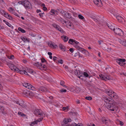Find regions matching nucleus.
<instances>
[{"mask_svg":"<svg viewBox=\"0 0 126 126\" xmlns=\"http://www.w3.org/2000/svg\"><path fill=\"white\" fill-rule=\"evenodd\" d=\"M57 58L56 57H54L53 58V60L55 62Z\"/></svg>","mask_w":126,"mask_h":126,"instance_id":"774afa93","label":"nucleus"},{"mask_svg":"<svg viewBox=\"0 0 126 126\" xmlns=\"http://www.w3.org/2000/svg\"><path fill=\"white\" fill-rule=\"evenodd\" d=\"M83 75L86 77H88L89 76L88 74L86 72H84V73Z\"/></svg>","mask_w":126,"mask_h":126,"instance_id":"603ef678","label":"nucleus"},{"mask_svg":"<svg viewBox=\"0 0 126 126\" xmlns=\"http://www.w3.org/2000/svg\"><path fill=\"white\" fill-rule=\"evenodd\" d=\"M94 3L98 6H101L102 3L100 0H93Z\"/></svg>","mask_w":126,"mask_h":126,"instance_id":"ddd939ff","label":"nucleus"},{"mask_svg":"<svg viewBox=\"0 0 126 126\" xmlns=\"http://www.w3.org/2000/svg\"><path fill=\"white\" fill-rule=\"evenodd\" d=\"M106 70L107 71L108 73L112 72L111 70V69L110 67H108L106 68Z\"/></svg>","mask_w":126,"mask_h":126,"instance_id":"e433bc0d","label":"nucleus"},{"mask_svg":"<svg viewBox=\"0 0 126 126\" xmlns=\"http://www.w3.org/2000/svg\"><path fill=\"white\" fill-rule=\"evenodd\" d=\"M114 32L116 34L119 36H123V31L119 28H116Z\"/></svg>","mask_w":126,"mask_h":126,"instance_id":"6e6552de","label":"nucleus"},{"mask_svg":"<svg viewBox=\"0 0 126 126\" xmlns=\"http://www.w3.org/2000/svg\"><path fill=\"white\" fill-rule=\"evenodd\" d=\"M9 27L10 26L11 24L8 22H6V23H5Z\"/></svg>","mask_w":126,"mask_h":126,"instance_id":"338daca9","label":"nucleus"},{"mask_svg":"<svg viewBox=\"0 0 126 126\" xmlns=\"http://www.w3.org/2000/svg\"><path fill=\"white\" fill-rule=\"evenodd\" d=\"M61 13L62 14L63 16H64L65 13H66V12L63 10H61L60 11Z\"/></svg>","mask_w":126,"mask_h":126,"instance_id":"8fccbe9b","label":"nucleus"},{"mask_svg":"<svg viewBox=\"0 0 126 126\" xmlns=\"http://www.w3.org/2000/svg\"><path fill=\"white\" fill-rule=\"evenodd\" d=\"M106 81L107 80H110L111 79H112V77L110 76H106Z\"/></svg>","mask_w":126,"mask_h":126,"instance_id":"a18cd8bd","label":"nucleus"},{"mask_svg":"<svg viewBox=\"0 0 126 126\" xmlns=\"http://www.w3.org/2000/svg\"><path fill=\"white\" fill-rule=\"evenodd\" d=\"M14 56L13 55L11 56L9 58L10 59H14Z\"/></svg>","mask_w":126,"mask_h":126,"instance_id":"052dcab7","label":"nucleus"},{"mask_svg":"<svg viewBox=\"0 0 126 126\" xmlns=\"http://www.w3.org/2000/svg\"><path fill=\"white\" fill-rule=\"evenodd\" d=\"M52 26L54 28H56L57 30L60 31L61 32L63 33L64 31L61 28L60 26L55 24H52Z\"/></svg>","mask_w":126,"mask_h":126,"instance_id":"9d476101","label":"nucleus"},{"mask_svg":"<svg viewBox=\"0 0 126 126\" xmlns=\"http://www.w3.org/2000/svg\"><path fill=\"white\" fill-rule=\"evenodd\" d=\"M14 9L12 7H10L9 8V11H10L11 12V13H13L14 11Z\"/></svg>","mask_w":126,"mask_h":126,"instance_id":"09e8293b","label":"nucleus"},{"mask_svg":"<svg viewBox=\"0 0 126 126\" xmlns=\"http://www.w3.org/2000/svg\"><path fill=\"white\" fill-rule=\"evenodd\" d=\"M58 62L59 63L62 64L63 63V60H61L58 61Z\"/></svg>","mask_w":126,"mask_h":126,"instance_id":"bf43d9fd","label":"nucleus"},{"mask_svg":"<svg viewBox=\"0 0 126 126\" xmlns=\"http://www.w3.org/2000/svg\"><path fill=\"white\" fill-rule=\"evenodd\" d=\"M18 115L22 117H25L26 116V115L24 114L23 113L19 111L18 113Z\"/></svg>","mask_w":126,"mask_h":126,"instance_id":"f704fd0d","label":"nucleus"},{"mask_svg":"<svg viewBox=\"0 0 126 126\" xmlns=\"http://www.w3.org/2000/svg\"><path fill=\"white\" fill-rule=\"evenodd\" d=\"M69 51L71 52L72 53L74 51V50H73V48H70L69 49Z\"/></svg>","mask_w":126,"mask_h":126,"instance_id":"0e129e2a","label":"nucleus"},{"mask_svg":"<svg viewBox=\"0 0 126 126\" xmlns=\"http://www.w3.org/2000/svg\"><path fill=\"white\" fill-rule=\"evenodd\" d=\"M59 47L63 51H65L66 49V47L63 45L60 44L59 45Z\"/></svg>","mask_w":126,"mask_h":126,"instance_id":"5701e85b","label":"nucleus"},{"mask_svg":"<svg viewBox=\"0 0 126 126\" xmlns=\"http://www.w3.org/2000/svg\"><path fill=\"white\" fill-rule=\"evenodd\" d=\"M102 120L103 122L105 123V124H106L108 123V121H109V119L106 118L105 117H103L102 118Z\"/></svg>","mask_w":126,"mask_h":126,"instance_id":"cd10ccee","label":"nucleus"},{"mask_svg":"<svg viewBox=\"0 0 126 126\" xmlns=\"http://www.w3.org/2000/svg\"><path fill=\"white\" fill-rule=\"evenodd\" d=\"M73 13L74 16H78V15L76 13L73 12Z\"/></svg>","mask_w":126,"mask_h":126,"instance_id":"69168bd1","label":"nucleus"},{"mask_svg":"<svg viewBox=\"0 0 126 126\" xmlns=\"http://www.w3.org/2000/svg\"><path fill=\"white\" fill-rule=\"evenodd\" d=\"M29 91H26L25 90L23 92V94H24L26 96H27L28 95V93L29 92Z\"/></svg>","mask_w":126,"mask_h":126,"instance_id":"37998d69","label":"nucleus"},{"mask_svg":"<svg viewBox=\"0 0 126 126\" xmlns=\"http://www.w3.org/2000/svg\"><path fill=\"white\" fill-rule=\"evenodd\" d=\"M67 26L68 28L71 29H73L74 28V25L73 24L70 22H69Z\"/></svg>","mask_w":126,"mask_h":126,"instance_id":"393cba45","label":"nucleus"},{"mask_svg":"<svg viewBox=\"0 0 126 126\" xmlns=\"http://www.w3.org/2000/svg\"><path fill=\"white\" fill-rule=\"evenodd\" d=\"M74 40L72 39H70L68 41V43L71 44H72L74 43Z\"/></svg>","mask_w":126,"mask_h":126,"instance_id":"c03bdc74","label":"nucleus"},{"mask_svg":"<svg viewBox=\"0 0 126 126\" xmlns=\"http://www.w3.org/2000/svg\"><path fill=\"white\" fill-rule=\"evenodd\" d=\"M60 84L62 86L64 84V82L63 81H61L60 82Z\"/></svg>","mask_w":126,"mask_h":126,"instance_id":"e2e57ef3","label":"nucleus"},{"mask_svg":"<svg viewBox=\"0 0 126 126\" xmlns=\"http://www.w3.org/2000/svg\"><path fill=\"white\" fill-rule=\"evenodd\" d=\"M64 16L66 18H70L71 17V14L66 12V13L64 15Z\"/></svg>","mask_w":126,"mask_h":126,"instance_id":"a878e982","label":"nucleus"},{"mask_svg":"<svg viewBox=\"0 0 126 126\" xmlns=\"http://www.w3.org/2000/svg\"><path fill=\"white\" fill-rule=\"evenodd\" d=\"M4 17L10 20H12L13 19L12 16L7 13L6 14V15L4 16Z\"/></svg>","mask_w":126,"mask_h":126,"instance_id":"bb28decb","label":"nucleus"},{"mask_svg":"<svg viewBox=\"0 0 126 126\" xmlns=\"http://www.w3.org/2000/svg\"><path fill=\"white\" fill-rule=\"evenodd\" d=\"M74 47L76 48L78 50L81 52V51L82 50V49L83 48L80 47L77 44H75L74 46Z\"/></svg>","mask_w":126,"mask_h":126,"instance_id":"aec40b11","label":"nucleus"},{"mask_svg":"<svg viewBox=\"0 0 126 126\" xmlns=\"http://www.w3.org/2000/svg\"><path fill=\"white\" fill-rule=\"evenodd\" d=\"M53 97L52 96H50L48 97V102L50 104H53L55 103V102L53 100Z\"/></svg>","mask_w":126,"mask_h":126,"instance_id":"2eb2a0df","label":"nucleus"},{"mask_svg":"<svg viewBox=\"0 0 126 126\" xmlns=\"http://www.w3.org/2000/svg\"><path fill=\"white\" fill-rule=\"evenodd\" d=\"M106 90V93L110 96L112 97L111 94H112V93L113 92L111 90Z\"/></svg>","mask_w":126,"mask_h":126,"instance_id":"6ab92c4d","label":"nucleus"},{"mask_svg":"<svg viewBox=\"0 0 126 126\" xmlns=\"http://www.w3.org/2000/svg\"><path fill=\"white\" fill-rule=\"evenodd\" d=\"M67 91L66 90L62 89L60 90V92L61 93L66 92Z\"/></svg>","mask_w":126,"mask_h":126,"instance_id":"6e6d98bb","label":"nucleus"},{"mask_svg":"<svg viewBox=\"0 0 126 126\" xmlns=\"http://www.w3.org/2000/svg\"><path fill=\"white\" fill-rule=\"evenodd\" d=\"M49 45L51 47H54V45L52 43H49Z\"/></svg>","mask_w":126,"mask_h":126,"instance_id":"3c124183","label":"nucleus"},{"mask_svg":"<svg viewBox=\"0 0 126 126\" xmlns=\"http://www.w3.org/2000/svg\"><path fill=\"white\" fill-rule=\"evenodd\" d=\"M50 12V14L52 15H56L59 13L58 11L52 9L51 10Z\"/></svg>","mask_w":126,"mask_h":126,"instance_id":"f3484780","label":"nucleus"},{"mask_svg":"<svg viewBox=\"0 0 126 126\" xmlns=\"http://www.w3.org/2000/svg\"><path fill=\"white\" fill-rule=\"evenodd\" d=\"M28 96L30 97H32L33 95V93L30 91H29V92H28Z\"/></svg>","mask_w":126,"mask_h":126,"instance_id":"4c0bfd02","label":"nucleus"},{"mask_svg":"<svg viewBox=\"0 0 126 126\" xmlns=\"http://www.w3.org/2000/svg\"><path fill=\"white\" fill-rule=\"evenodd\" d=\"M81 52L82 53L85 54L86 56L87 55L89 56V53L87 50L84 48L81 51Z\"/></svg>","mask_w":126,"mask_h":126,"instance_id":"b1692460","label":"nucleus"},{"mask_svg":"<svg viewBox=\"0 0 126 126\" xmlns=\"http://www.w3.org/2000/svg\"><path fill=\"white\" fill-rule=\"evenodd\" d=\"M71 1L72 3H77V1L75 0H71Z\"/></svg>","mask_w":126,"mask_h":126,"instance_id":"4d7b16f0","label":"nucleus"},{"mask_svg":"<svg viewBox=\"0 0 126 126\" xmlns=\"http://www.w3.org/2000/svg\"><path fill=\"white\" fill-rule=\"evenodd\" d=\"M100 78L102 80H104L106 81V76L102 74L99 75Z\"/></svg>","mask_w":126,"mask_h":126,"instance_id":"c9c22d12","label":"nucleus"},{"mask_svg":"<svg viewBox=\"0 0 126 126\" xmlns=\"http://www.w3.org/2000/svg\"><path fill=\"white\" fill-rule=\"evenodd\" d=\"M121 44L123 46H125L126 47V41H121L120 42Z\"/></svg>","mask_w":126,"mask_h":126,"instance_id":"ea45409f","label":"nucleus"},{"mask_svg":"<svg viewBox=\"0 0 126 126\" xmlns=\"http://www.w3.org/2000/svg\"><path fill=\"white\" fill-rule=\"evenodd\" d=\"M112 97H113L114 98H117L118 97V96L117 94L115 93L114 92H113L111 94Z\"/></svg>","mask_w":126,"mask_h":126,"instance_id":"2f4dec72","label":"nucleus"},{"mask_svg":"<svg viewBox=\"0 0 126 126\" xmlns=\"http://www.w3.org/2000/svg\"><path fill=\"white\" fill-rule=\"evenodd\" d=\"M9 66L11 70L14 71H16L17 72L20 73V70L16 67L13 64H10L9 65Z\"/></svg>","mask_w":126,"mask_h":126,"instance_id":"0eeeda50","label":"nucleus"},{"mask_svg":"<svg viewBox=\"0 0 126 126\" xmlns=\"http://www.w3.org/2000/svg\"><path fill=\"white\" fill-rule=\"evenodd\" d=\"M21 39L24 42H25L27 41L28 42H29V40H28L27 38L25 37H21Z\"/></svg>","mask_w":126,"mask_h":126,"instance_id":"473e14b6","label":"nucleus"},{"mask_svg":"<svg viewBox=\"0 0 126 126\" xmlns=\"http://www.w3.org/2000/svg\"><path fill=\"white\" fill-rule=\"evenodd\" d=\"M104 99L106 103V107L108 109L112 111L117 110L118 107L115 105L113 99L106 97H104Z\"/></svg>","mask_w":126,"mask_h":126,"instance_id":"f257e3e1","label":"nucleus"},{"mask_svg":"<svg viewBox=\"0 0 126 126\" xmlns=\"http://www.w3.org/2000/svg\"><path fill=\"white\" fill-rule=\"evenodd\" d=\"M61 38L64 42H67L68 39V37L66 36L62 35L61 36Z\"/></svg>","mask_w":126,"mask_h":126,"instance_id":"412c9836","label":"nucleus"},{"mask_svg":"<svg viewBox=\"0 0 126 126\" xmlns=\"http://www.w3.org/2000/svg\"><path fill=\"white\" fill-rule=\"evenodd\" d=\"M39 91H41L43 92H45L47 91V88L43 87H41L38 88Z\"/></svg>","mask_w":126,"mask_h":126,"instance_id":"a211bd4d","label":"nucleus"},{"mask_svg":"<svg viewBox=\"0 0 126 126\" xmlns=\"http://www.w3.org/2000/svg\"><path fill=\"white\" fill-rule=\"evenodd\" d=\"M29 73L34 74L35 73V72L32 69L25 67L22 68V70H21L20 71V74H24L27 75H29Z\"/></svg>","mask_w":126,"mask_h":126,"instance_id":"f03ea898","label":"nucleus"},{"mask_svg":"<svg viewBox=\"0 0 126 126\" xmlns=\"http://www.w3.org/2000/svg\"><path fill=\"white\" fill-rule=\"evenodd\" d=\"M71 120L70 118L67 119H65L63 120V122L64 123L65 125H66L68 123L71 122Z\"/></svg>","mask_w":126,"mask_h":126,"instance_id":"4be33fe9","label":"nucleus"},{"mask_svg":"<svg viewBox=\"0 0 126 126\" xmlns=\"http://www.w3.org/2000/svg\"><path fill=\"white\" fill-rule=\"evenodd\" d=\"M41 62L42 63L44 62H47L46 60L44 58H43L42 59H41Z\"/></svg>","mask_w":126,"mask_h":126,"instance_id":"13d9d810","label":"nucleus"},{"mask_svg":"<svg viewBox=\"0 0 126 126\" xmlns=\"http://www.w3.org/2000/svg\"><path fill=\"white\" fill-rule=\"evenodd\" d=\"M43 118L42 117L39 118L37 120L31 122V125L33 126L34 125L37 124L38 122H40L43 119Z\"/></svg>","mask_w":126,"mask_h":126,"instance_id":"f8f14e48","label":"nucleus"},{"mask_svg":"<svg viewBox=\"0 0 126 126\" xmlns=\"http://www.w3.org/2000/svg\"><path fill=\"white\" fill-rule=\"evenodd\" d=\"M79 123H78L77 124H76L75 123H74L72 124V126H79Z\"/></svg>","mask_w":126,"mask_h":126,"instance_id":"864d4df0","label":"nucleus"},{"mask_svg":"<svg viewBox=\"0 0 126 126\" xmlns=\"http://www.w3.org/2000/svg\"><path fill=\"white\" fill-rule=\"evenodd\" d=\"M2 113L3 114L6 113V109L3 106H0V113Z\"/></svg>","mask_w":126,"mask_h":126,"instance_id":"dca6fc26","label":"nucleus"},{"mask_svg":"<svg viewBox=\"0 0 126 126\" xmlns=\"http://www.w3.org/2000/svg\"><path fill=\"white\" fill-rule=\"evenodd\" d=\"M78 17L80 19L82 20H84V17L82 16L81 14H80L79 15H78Z\"/></svg>","mask_w":126,"mask_h":126,"instance_id":"58836bf2","label":"nucleus"},{"mask_svg":"<svg viewBox=\"0 0 126 126\" xmlns=\"http://www.w3.org/2000/svg\"><path fill=\"white\" fill-rule=\"evenodd\" d=\"M16 103L20 106L22 108L24 109H27L28 107L27 106L25 102L22 100H17L15 101Z\"/></svg>","mask_w":126,"mask_h":126,"instance_id":"39448f33","label":"nucleus"},{"mask_svg":"<svg viewBox=\"0 0 126 126\" xmlns=\"http://www.w3.org/2000/svg\"><path fill=\"white\" fill-rule=\"evenodd\" d=\"M105 24L110 29L114 31L116 29L114 26V25L113 23H111L109 22H106Z\"/></svg>","mask_w":126,"mask_h":126,"instance_id":"1a4fd4ad","label":"nucleus"},{"mask_svg":"<svg viewBox=\"0 0 126 126\" xmlns=\"http://www.w3.org/2000/svg\"><path fill=\"white\" fill-rule=\"evenodd\" d=\"M126 60L124 59H119L116 60V62L121 65H123L124 64V63Z\"/></svg>","mask_w":126,"mask_h":126,"instance_id":"9b49d317","label":"nucleus"},{"mask_svg":"<svg viewBox=\"0 0 126 126\" xmlns=\"http://www.w3.org/2000/svg\"><path fill=\"white\" fill-rule=\"evenodd\" d=\"M78 55L79 56V57H81V58H84V57H86V56H83L79 52V54H78Z\"/></svg>","mask_w":126,"mask_h":126,"instance_id":"5fc2aeb1","label":"nucleus"},{"mask_svg":"<svg viewBox=\"0 0 126 126\" xmlns=\"http://www.w3.org/2000/svg\"><path fill=\"white\" fill-rule=\"evenodd\" d=\"M0 13L2 15L4 16H5L6 14L7 13L5 11L2 9H1L0 10Z\"/></svg>","mask_w":126,"mask_h":126,"instance_id":"c756f323","label":"nucleus"},{"mask_svg":"<svg viewBox=\"0 0 126 126\" xmlns=\"http://www.w3.org/2000/svg\"><path fill=\"white\" fill-rule=\"evenodd\" d=\"M75 92L77 93H78L80 91V89L78 87L76 88V89L75 90Z\"/></svg>","mask_w":126,"mask_h":126,"instance_id":"49530a36","label":"nucleus"},{"mask_svg":"<svg viewBox=\"0 0 126 126\" xmlns=\"http://www.w3.org/2000/svg\"><path fill=\"white\" fill-rule=\"evenodd\" d=\"M34 114L36 116L39 117L43 116L42 111L40 109H35L34 111Z\"/></svg>","mask_w":126,"mask_h":126,"instance_id":"423d86ee","label":"nucleus"},{"mask_svg":"<svg viewBox=\"0 0 126 126\" xmlns=\"http://www.w3.org/2000/svg\"><path fill=\"white\" fill-rule=\"evenodd\" d=\"M74 43H75L76 44H77V45H78L79 43L78 42L76 41L75 40H74Z\"/></svg>","mask_w":126,"mask_h":126,"instance_id":"680f3d73","label":"nucleus"},{"mask_svg":"<svg viewBox=\"0 0 126 126\" xmlns=\"http://www.w3.org/2000/svg\"><path fill=\"white\" fill-rule=\"evenodd\" d=\"M57 20L58 21L61 22V23H62L63 24L64 23H64H65V21H64V20L61 17L58 18L57 19Z\"/></svg>","mask_w":126,"mask_h":126,"instance_id":"72a5a7b5","label":"nucleus"},{"mask_svg":"<svg viewBox=\"0 0 126 126\" xmlns=\"http://www.w3.org/2000/svg\"><path fill=\"white\" fill-rule=\"evenodd\" d=\"M21 3L25 7L28 9H31L32 8V4L28 0H25L21 1Z\"/></svg>","mask_w":126,"mask_h":126,"instance_id":"7ed1b4c3","label":"nucleus"},{"mask_svg":"<svg viewBox=\"0 0 126 126\" xmlns=\"http://www.w3.org/2000/svg\"><path fill=\"white\" fill-rule=\"evenodd\" d=\"M27 88L32 90H34L35 89L34 87L30 83L29 84V85H28V87H27Z\"/></svg>","mask_w":126,"mask_h":126,"instance_id":"c85d7f7f","label":"nucleus"},{"mask_svg":"<svg viewBox=\"0 0 126 126\" xmlns=\"http://www.w3.org/2000/svg\"><path fill=\"white\" fill-rule=\"evenodd\" d=\"M85 98L86 99L90 100L92 99V97L90 96H86L85 97Z\"/></svg>","mask_w":126,"mask_h":126,"instance_id":"de8ad7c7","label":"nucleus"},{"mask_svg":"<svg viewBox=\"0 0 126 126\" xmlns=\"http://www.w3.org/2000/svg\"><path fill=\"white\" fill-rule=\"evenodd\" d=\"M18 30L23 33H25L26 32V31L24 30L20 27H19Z\"/></svg>","mask_w":126,"mask_h":126,"instance_id":"79ce46f5","label":"nucleus"},{"mask_svg":"<svg viewBox=\"0 0 126 126\" xmlns=\"http://www.w3.org/2000/svg\"><path fill=\"white\" fill-rule=\"evenodd\" d=\"M29 83L26 82H24L22 83V84L23 86L26 88H27V87H28V85H29Z\"/></svg>","mask_w":126,"mask_h":126,"instance_id":"a19ab883","label":"nucleus"},{"mask_svg":"<svg viewBox=\"0 0 126 126\" xmlns=\"http://www.w3.org/2000/svg\"><path fill=\"white\" fill-rule=\"evenodd\" d=\"M33 64L37 67V68L41 70H45L47 68V67L46 65H43L41 63H39V62L33 63Z\"/></svg>","mask_w":126,"mask_h":126,"instance_id":"20e7f679","label":"nucleus"},{"mask_svg":"<svg viewBox=\"0 0 126 126\" xmlns=\"http://www.w3.org/2000/svg\"><path fill=\"white\" fill-rule=\"evenodd\" d=\"M75 74L78 77L80 78V77L82 76V74L80 72V71L79 70H76L75 71Z\"/></svg>","mask_w":126,"mask_h":126,"instance_id":"4468645a","label":"nucleus"},{"mask_svg":"<svg viewBox=\"0 0 126 126\" xmlns=\"http://www.w3.org/2000/svg\"><path fill=\"white\" fill-rule=\"evenodd\" d=\"M116 18L118 20H120V21H123L124 20V19L122 17L119 16H117Z\"/></svg>","mask_w":126,"mask_h":126,"instance_id":"7c9ffc66","label":"nucleus"}]
</instances>
